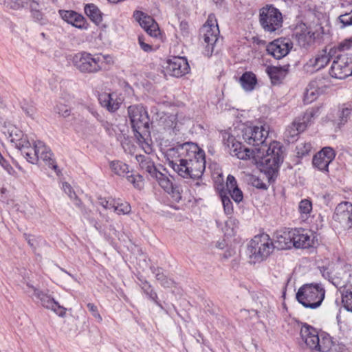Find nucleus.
Instances as JSON below:
<instances>
[{
    "label": "nucleus",
    "instance_id": "f257e3e1",
    "mask_svg": "<svg viewBox=\"0 0 352 352\" xmlns=\"http://www.w3.org/2000/svg\"><path fill=\"white\" fill-rule=\"evenodd\" d=\"M269 131L263 126H248L241 129V137L244 142L255 147L254 150L245 148L241 142L228 132L222 133L223 142L229 149L230 155L243 160L256 157L260 159L261 170L267 176L269 181L276 177L278 170L283 161V151L280 144L272 142L269 144L267 138Z\"/></svg>",
    "mask_w": 352,
    "mask_h": 352
},
{
    "label": "nucleus",
    "instance_id": "f03ea898",
    "mask_svg": "<svg viewBox=\"0 0 352 352\" xmlns=\"http://www.w3.org/2000/svg\"><path fill=\"white\" fill-rule=\"evenodd\" d=\"M168 165L185 179L201 178L206 168L205 152L197 144H177L166 151Z\"/></svg>",
    "mask_w": 352,
    "mask_h": 352
},
{
    "label": "nucleus",
    "instance_id": "7ed1b4c3",
    "mask_svg": "<svg viewBox=\"0 0 352 352\" xmlns=\"http://www.w3.org/2000/svg\"><path fill=\"white\" fill-rule=\"evenodd\" d=\"M134 136L144 152L152 151L150 132V118L146 109L142 104L131 105L127 109Z\"/></svg>",
    "mask_w": 352,
    "mask_h": 352
},
{
    "label": "nucleus",
    "instance_id": "20e7f679",
    "mask_svg": "<svg viewBox=\"0 0 352 352\" xmlns=\"http://www.w3.org/2000/svg\"><path fill=\"white\" fill-rule=\"evenodd\" d=\"M334 58L329 70L331 77L344 79L352 75L351 40H345L339 43V51Z\"/></svg>",
    "mask_w": 352,
    "mask_h": 352
},
{
    "label": "nucleus",
    "instance_id": "39448f33",
    "mask_svg": "<svg viewBox=\"0 0 352 352\" xmlns=\"http://www.w3.org/2000/svg\"><path fill=\"white\" fill-rule=\"evenodd\" d=\"M109 56L101 54H94L80 52L75 54L72 58V63L80 72L82 74H96L100 72L107 63Z\"/></svg>",
    "mask_w": 352,
    "mask_h": 352
},
{
    "label": "nucleus",
    "instance_id": "423d86ee",
    "mask_svg": "<svg viewBox=\"0 0 352 352\" xmlns=\"http://www.w3.org/2000/svg\"><path fill=\"white\" fill-rule=\"evenodd\" d=\"M300 338L311 352H328L333 342L329 335H319L316 329L305 323L300 328Z\"/></svg>",
    "mask_w": 352,
    "mask_h": 352
},
{
    "label": "nucleus",
    "instance_id": "0eeeda50",
    "mask_svg": "<svg viewBox=\"0 0 352 352\" xmlns=\"http://www.w3.org/2000/svg\"><path fill=\"white\" fill-rule=\"evenodd\" d=\"M274 242L266 233L254 236L248 245V254L251 263H256L265 261L274 251Z\"/></svg>",
    "mask_w": 352,
    "mask_h": 352
},
{
    "label": "nucleus",
    "instance_id": "6e6552de",
    "mask_svg": "<svg viewBox=\"0 0 352 352\" xmlns=\"http://www.w3.org/2000/svg\"><path fill=\"white\" fill-rule=\"evenodd\" d=\"M325 296V290L321 284H305L296 293L297 300L305 307L316 309L320 306Z\"/></svg>",
    "mask_w": 352,
    "mask_h": 352
},
{
    "label": "nucleus",
    "instance_id": "1a4fd4ad",
    "mask_svg": "<svg viewBox=\"0 0 352 352\" xmlns=\"http://www.w3.org/2000/svg\"><path fill=\"white\" fill-rule=\"evenodd\" d=\"M320 107H319L309 108L302 116L296 118L285 131V136L287 138V141L296 140L298 135L303 132L316 118L320 116Z\"/></svg>",
    "mask_w": 352,
    "mask_h": 352
},
{
    "label": "nucleus",
    "instance_id": "9d476101",
    "mask_svg": "<svg viewBox=\"0 0 352 352\" xmlns=\"http://www.w3.org/2000/svg\"><path fill=\"white\" fill-rule=\"evenodd\" d=\"M283 16L280 10L273 5H267L259 11V23L267 32H274L283 25Z\"/></svg>",
    "mask_w": 352,
    "mask_h": 352
},
{
    "label": "nucleus",
    "instance_id": "9b49d317",
    "mask_svg": "<svg viewBox=\"0 0 352 352\" xmlns=\"http://www.w3.org/2000/svg\"><path fill=\"white\" fill-rule=\"evenodd\" d=\"M52 156L53 154L49 147L43 142L36 141L34 144L33 151L31 153H26V160L32 164H35L40 159L50 168L56 171L58 166Z\"/></svg>",
    "mask_w": 352,
    "mask_h": 352
},
{
    "label": "nucleus",
    "instance_id": "f8f14e48",
    "mask_svg": "<svg viewBox=\"0 0 352 352\" xmlns=\"http://www.w3.org/2000/svg\"><path fill=\"white\" fill-rule=\"evenodd\" d=\"M214 21L216 25L212 20V16L210 15L201 30L204 32L203 39L205 45L204 54L207 57L212 55L215 44L218 41L219 30L216 20Z\"/></svg>",
    "mask_w": 352,
    "mask_h": 352
},
{
    "label": "nucleus",
    "instance_id": "ddd939ff",
    "mask_svg": "<svg viewBox=\"0 0 352 352\" xmlns=\"http://www.w3.org/2000/svg\"><path fill=\"white\" fill-rule=\"evenodd\" d=\"M27 286L32 289L34 292V296L39 300L41 305L47 309H51L58 316L64 317L66 314V309L60 306L53 298L47 293L41 291L30 283H27Z\"/></svg>",
    "mask_w": 352,
    "mask_h": 352
},
{
    "label": "nucleus",
    "instance_id": "4468645a",
    "mask_svg": "<svg viewBox=\"0 0 352 352\" xmlns=\"http://www.w3.org/2000/svg\"><path fill=\"white\" fill-rule=\"evenodd\" d=\"M338 51L339 44L330 47L329 50L325 47L324 50L319 51L314 57L310 58L307 62V65L316 70L321 69L329 63L331 58L336 56Z\"/></svg>",
    "mask_w": 352,
    "mask_h": 352
},
{
    "label": "nucleus",
    "instance_id": "2eb2a0df",
    "mask_svg": "<svg viewBox=\"0 0 352 352\" xmlns=\"http://www.w3.org/2000/svg\"><path fill=\"white\" fill-rule=\"evenodd\" d=\"M334 221L339 222L345 229L352 228V204L349 201L340 203L333 215Z\"/></svg>",
    "mask_w": 352,
    "mask_h": 352
},
{
    "label": "nucleus",
    "instance_id": "dca6fc26",
    "mask_svg": "<svg viewBox=\"0 0 352 352\" xmlns=\"http://www.w3.org/2000/svg\"><path fill=\"white\" fill-rule=\"evenodd\" d=\"M336 152L331 147H324L313 157V165L319 170L328 173L329 166L335 159Z\"/></svg>",
    "mask_w": 352,
    "mask_h": 352
},
{
    "label": "nucleus",
    "instance_id": "f3484780",
    "mask_svg": "<svg viewBox=\"0 0 352 352\" xmlns=\"http://www.w3.org/2000/svg\"><path fill=\"white\" fill-rule=\"evenodd\" d=\"M133 16L150 36L157 38L160 34L158 24L151 16L139 10H135Z\"/></svg>",
    "mask_w": 352,
    "mask_h": 352
},
{
    "label": "nucleus",
    "instance_id": "a211bd4d",
    "mask_svg": "<svg viewBox=\"0 0 352 352\" xmlns=\"http://www.w3.org/2000/svg\"><path fill=\"white\" fill-rule=\"evenodd\" d=\"M292 48V43L286 38L274 40L267 46L266 51L268 54L276 59H280L285 56Z\"/></svg>",
    "mask_w": 352,
    "mask_h": 352
},
{
    "label": "nucleus",
    "instance_id": "6ab92c4d",
    "mask_svg": "<svg viewBox=\"0 0 352 352\" xmlns=\"http://www.w3.org/2000/svg\"><path fill=\"white\" fill-rule=\"evenodd\" d=\"M167 70L175 77H182L190 71L188 60L184 57L175 56L168 60Z\"/></svg>",
    "mask_w": 352,
    "mask_h": 352
},
{
    "label": "nucleus",
    "instance_id": "aec40b11",
    "mask_svg": "<svg viewBox=\"0 0 352 352\" xmlns=\"http://www.w3.org/2000/svg\"><path fill=\"white\" fill-rule=\"evenodd\" d=\"M60 17L67 23L71 24L75 28L81 30H87L88 28V23L85 18L80 14L74 10H59Z\"/></svg>",
    "mask_w": 352,
    "mask_h": 352
},
{
    "label": "nucleus",
    "instance_id": "412c9836",
    "mask_svg": "<svg viewBox=\"0 0 352 352\" xmlns=\"http://www.w3.org/2000/svg\"><path fill=\"white\" fill-rule=\"evenodd\" d=\"M274 249L286 250L293 246L292 229L279 230L275 233Z\"/></svg>",
    "mask_w": 352,
    "mask_h": 352
},
{
    "label": "nucleus",
    "instance_id": "4be33fe9",
    "mask_svg": "<svg viewBox=\"0 0 352 352\" xmlns=\"http://www.w3.org/2000/svg\"><path fill=\"white\" fill-rule=\"evenodd\" d=\"M292 239L293 246L296 248H309L313 245V239L301 228L292 229Z\"/></svg>",
    "mask_w": 352,
    "mask_h": 352
},
{
    "label": "nucleus",
    "instance_id": "5701e85b",
    "mask_svg": "<svg viewBox=\"0 0 352 352\" xmlns=\"http://www.w3.org/2000/svg\"><path fill=\"white\" fill-rule=\"evenodd\" d=\"M266 73L273 85H279L288 74V66H267Z\"/></svg>",
    "mask_w": 352,
    "mask_h": 352
},
{
    "label": "nucleus",
    "instance_id": "b1692460",
    "mask_svg": "<svg viewBox=\"0 0 352 352\" xmlns=\"http://www.w3.org/2000/svg\"><path fill=\"white\" fill-rule=\"evenodd\" d=\"M142 170H145L152 177H154L160 170H157L151 157L144 155H138L135 157Z\"/></svg>",
    "mask_w": 352,
    "mask_h": 352
},
{
    "label": "nucleus",
    "instance_id": "393cba45",
    "mask_svg": "<svg viewBox=\"0 0 352 352\" xmlns=\"http://www.w3.org/2000/svg\"><path fill=\"white\" fill-rule=\"evenodd\" d=\"M321 81V79H318L309 82L304 94L303 101L305 104L311 103L317 98L320 94L319 85Z\"/></svg>",
    "mask_w": 352,
    "mask_h": 352
},
{
    "label": "nucleus",
    "instance_id": "a878e982",
    "mask_svg": "<svg viewBox=\"0 0 352 352\" xmlns=\"http://www.w3.org/2000/svg\"><path fill=\"white\" fill-rule=\"evenodd\" d=\"M239 82L246 91H252L257 84L256 75L252 72H245L239 78Z\"/></svg>",
    "mask_w": 352,
    "mask_h": 352
},
{
    "label": "nucleus",
    "instance_id": "bb28decb",
    "mask_svg": "<svg viewBox=\"0 0 352 352\" xmlns=\"http://www.w3.org/2000/svg\"><path fill=\"white\" fill-rule=\"evenodd\" d=\"M2 133L12 144H14V145L17 141L20 140V138H22L23 135L22 131L16 126L10 124L5 125L3 127Z\"/></svg>",
    "mask_w": 352,
    "mask_h": 352
},
{
    "label": "nucleus",
    "instance_id": "cd10ccee",
    "mask_svg": "<svg viewBox=\"0 0 352 352\" xmlns=\"http://www.w3.org/2000/svg\"><path fill=\"white\" fill-rule=\"evenodd\" d=\"M87 16L96 25H99L102 21V14L99 8L94 3L86 4L84 8Z\"/></svg>",
    "mask_w": 352,
    "mask_h": 352
},
{
    "label": "nucleus",
    "instance_id": "c85d7f7f",
    "mask_svg": "<svg viewBox=\"0 0 352 352\" xmlns=\"http://www.w3.org/2000/svg\"><path fill=\"white\" fill-rule=\"evenodd\" d=\"M151 270L162 287L165 288H170L175 284L173 279L168 278L164 274L162 268L153 266L151 267Z\"/></svg>",
    "mask_w": 352,
    "mask_h": 352
},
{
    "label": "nucleus",
    "instance_id": "c756f323",
    "mask_svg": "<svg viewBox=\"0 0 352 352\" xmlns=\"http://www.w3.org/2000/svg\"><path fill=\"white\" fill-rule=\"evenodd\" d=\"M109 166L111 171L119 177H125L128 173H130L129 165L122 161H111L109 163Z\"/></svg>",
    "mask_w": 352,
    "mask_h": 352
},
{
    "label": "nucleus",
    "instance_id": "7c9ffc66",
    "mask_svg": "<svg viewBox=\"0 0 352 352\" xmlns=\"http://www.w3.org/2000/svg\"><path fill=\"white\" fill-rule=\"evenodd\" d=\"M352 114V107L349 104H344L339 109L338 113L337 124L340 128L349 120Z\"/></svg>",
    "mask_w": 352,
    "mask_h": 352
},
{
    "label": "nucleus",
    "instance_id": "2f4dec72",
    "mask_svg": "<svg viewBox=\"0 0 352 352\" xmlns=\"http://www.w3.org/2000/svg\"><path fill=\"white\" fill-rule=\"evenodd\" d=\"M141 289L144 294L148 299L153 301L157 306L163 309L164 307L160 302L158 300V296L155 291L153 289L152 285L148 281H145L143 284H140Z\"/></svg>",
    "mask_w": 352,
    "mask_h": 352
},
{
    "label": "nucleus",
    "instance_id": "473e14b6",
    "mask_svg": "<svg viewBox=\"0 0 352 352\" xmlns=\"http://www.w3.org/2000/svg\"><path fill=\"white\" fill-rule=\"evenodd\" d=\"M125 178L135 189L139 190L143 189L144 186V179L140 174L131 170H130V173H128Z\"/></svg>",
    "mask_w": 352,
    "mask_h": 352
},
{
    "label": "nucleus",
    "instance_id": "72a5a7b5",
    "mask_svg": "<svg viewBox=\"0 0 352 352\" xmlns=\"http://www.w3.org/2000/svg\"><path fill=\"white\" fill-rule=\"evenodd\" d=\"M340 293L343 307L347 311L352 312V286L346 287L344 285L340 289Z\"/></svg>",
    "mask_w": 352,
    "mask_h": 352
},
{
    "label": "nucleus",
    "instance_id": "f704fd0d",
    "mask_svg": "<svg viewBox=\"0 0 352 352\" xmlns=\"http://www.w3.org/2000/svg\"><path fill=\"white\" fill-rule=\"evenodd\" d=\"M298 212L300 217L304 220L307 219L312 212V202L309 199H302L298 204Z\"/></svg>",
    "mask_w": 352,
    "mask_h": 352
},
{
    "label": "nucleus",
    "instance_id": "c9c22d12",
    "mask_svg": "<svg viewBox=\"0 0 352 352\" xmlns=\"http://www.w3.org/2000/svg\"><path fill=\"white\" fill-rule=\"evenodd\" d=\"M14 146L21 152L23 157L26 159V153H31L33 151V147L28 139L27 135H23L22 138L17 141Z\"/></svg>",
    "mask_w": 352,
    "mask_h": 352
},
{
    "label": "nucleus",
    "instance_id": "e433bc0d",
    "mask_svg": "<svg viewBox=\"0 0 352 352\" xmlns=\"http://www.w3.org/2000/svg\"><path fill=\"white\" fill-rule=\"evenodd\" d=\"M318 269L322 274V276L327 279L329 281L332 283L333 285H335L339 289H341L344 286V283H341V281L338 278H333L331 276V272L327 267L322 266L318 267Z\"/></svg>",
    "mask_w": 352,
    "mask_h": 352
},
{
    "label": "nucleus",
    "instance_id": "4c0bfd02",
    "mask_svg": "<svg viewBox=\"0 0 352 352\" xmlns=\"http://www.w3.org/2000/svg\"><path fill=\"white\" fill-rule=\"evenodd\" d=\"M155 178L159 185L166 191L172 190L174 186L172 181L165 174L160 171L153 177Z\"/></svg>",
    "mask_w": 352,
    "mask_h": 352
},
{
    "label": "nucleus",
    "instance_id": "58836bf2",
    "mask_svg": "<svg viewBox=\"0 0 352 352\" xmlns=\"http://www.w3.org/2000/svg\"><path fill=\"white\" fill-rule=\"evenodd\" d=\"M336 23L342 29L352 25V10L349 12L340 14L338 17Z\"/></svg>",
    "mask_w": 352,
    "mask_h": 352
},
{
    "label": "nucleus",
    "instance_id": "ea45409f",
    "mask_svg": "<svg viewBox=\"0 0 352 352\" xmlns=\"http://www.w3.org/2000/svg\"><path fill=\"white\" fill-rule=\"evenodd\" d=\"M113 210L118 214H128L131 212V207L128 202L115 201Z\"/></svg>",
    "mask_w": 352,
    "mask_h": 352
},
{
    "label": "nucleus",
    "instance_id": "a19ab883",
    "mask_svg": "<svg viewBox=\"0 0 352 352\" xmlns=\"http://www.w3.org/2000/svg\"><path fill=\"white\" fill-rule=\"evenodd\" d=\"M312 146L309 142H302L297 145L296 150L298 157L308 155L311 152Z\"/></svg>",
    "mask_w": 352,
    "mask_h": 352
},
{
    "label": "nucleus",
    "instance_id": "79ce46f5",
    "mask_svg": "<svg viewBox=\"0 0 352 352\" xmlns=\"http://www.w3.org/2000/svg\"><path fill=\"white\" fill-rule=\"evenodd\" d=\"M239 221L236 219L230 217L225 223L226 234H234L235 229L238 228Z\"/></svg>",
    "mask_w": 352,
    "mask_h": 352
},
{
    "label": "nucleus",
    "instance_id": "37998d69",
    "mask_svg": "<svg viewBox=\"0 0 352 352\" xmlns=\"http://www.w3.org/2000/svg\"><path fill=\"white\" fill-rule=\"evenodd\" d=\"M221 201L223 206V210L227 215H230L233 213V204L229 197L227 195H221Z\"/></svg>",
    "mask_w": 352,
    "mask_h": 352
},
{
    "label": "nucleus",
    "instance_id": "c03bdc74",
    "mask_svg": "<svg viewBox=\"0 0 352 352\" xmlns=\"http://www.w3.org/2000/svg\"><path fill=\"white\" fill-rule=\"evenodd\" d=\"M116 199H107L102 197H98V204L106 210H111L114 208Z\"/></svg>",
    "mask_w": 352,
    "mask_h": 352
},
{
    "label": "nucleus",
    "instance_id": "a18cd8bd",
    "mask_svg": "<svg viewBox=\"0 0 352 352\" xmlns=\"http://www.w3.org/2000/svg\"><path fill=\"white\" fill-rule=\"evenodd\" d=\"M164 128L167 130H173L177 125L176 118L175 116H169L164 118L163 121Z\"/></svg>",
    "mask_w": 352,
    "mask_h": 352
},
{
    "label": "nucleus",
    "instance_id": "49530a36",
    "mask_svg": "<svg viewBox=\"0 0 352 352\" xmlns=\"http://www.w3.org/2000/svg\"><path fill=\"white\" fill-rule=\"evenodd\" d=\"M21 107L28 116L33 117L35 114L36 109L32 104H29L26 100L21 102Z\"/></svg>",
    "mask_w": 352,
    "mask_h": 352
},
{
    "label": "nucleus",
    "instance_id": "de8ad7c7",
    "mask_svg": "<svg viewBox=\"0 0 352 352\" xmlns=\"http://www.w3.org/2000/svg\"><path fill=\"white\" fill-rule=\"evenodd\" d=\"M54 109L56 113L64 118L68 117L71 113L70 109L64 104H56Z\"/></svg>",
    "mask_w": 352,
    "mask_h": 352
},
{
    "label": "nucleus",
    "instance_id": "09e8293b",
    "mask_svg": "<svg viewBox=\"0 0 352 352\" xmlns=\"http://www.w3.org/2000/svg\"><path fill=\"white\" fill-rule=\"evenodd\" d=\"M30 0H8V3L13 10H19L23 8L25 5H28Z\"/></svg>",
    "mask_w": 352,
    "mask_h": 352
},
{
    "label": "nucleus",
    "instance_id": "8fccbe9b",
    "mask_svg": "<svg viewBox=\"0 0 352 352\" xmlns=\"http://www.w3.org/2000/svg\"><path fill=\"white\" fill-rule=\"evenodd\" d=\"M170 195L172 199L175 202H179L182 199V190L180 188L176 185L173 186L172 190L167 191Z\"/></svg>",
    "mask_w": 352,
    "mask_h": 352
},
{
    "label": "nucleus",
    "instance_id": "3c124183",
    "mask_svg": "<svg viewBox=\"0 0 352 352\" xmlns=\"http://www.w3.org/2000/svg\"><path fill=\"white\" fill-rule=\"evenodd\" d=\"M113 95L111 94L108 93H102L98 96V100L100 105L104 108H107V106H109V101Z\"/></svg>",
    "mask_w": 352,
    "mask_h": 352
},
{
    "label": "nucleus",
    "instance_id": "603ef678",
    "mask_svg": "<svg viewBox=\"0 0 352 352\" xmlns=\"http://www.w3.org/2000/svg\"><path fill=\"white\" fill-rule=\"evenodd\" d=\"M87 307L98 322H101L102 321V318L98 312V307L94 303L91 302L87 303Z\"/></svg>",
    "mask_w": 352,
    "mask_h": 352
},
{
    "label": "nucleus",
    "instance_id": "864d4df0",
    "mask_svg": "<svg viewBox=\"0 0 352 352\" xmlns=\"http://www.w3.org/2000/svg\"><path fill=\"white\" fill-rule=\"evenodd\" d=\"M138 43L141 49L146 52H150L153 50V46L146 43V38L143 35L138 36Z\"/></svg>",
    "mask_w": 352,
    "mask_h": 352
},
{
    "label": "nucleus",
    "instance_id": "5fc2aeb1",
    "mask_svg": "<svg viewBox=\"0 0 352 352\" xmlns=\"http://www.w3.org/2000/svg\"><path fill=\"white\" fill-rule=\"evenodd\" d=\"M229 192L235 202L239 203L243 200V192L238 187L234 188Z\"/></svg>",
    "mask_w": 352,
    "mask_h": 352
},
{
    "label": "nucleus",
    "instance_id": "6e6d98bb",
    "mask_svg": "<svg viewBox=\"0 0 352 352\" xmlns=\"http://www.w3.org/2000/svg\"><path fill=\"white\" fill-rule=\"evenodd\" d=\"M32 16L33 19L41 25H45L47 22V20L44 17L43 14L39 10L32 12Z\"/></svg>",
    "mask_w": 352,
    "mask_h": 352
},
{
    "label": "nucleus",
    "instance_id": "4d7b16f0",
    "mask_svg": "<svg viewBox=\"0 0 352 352\" xmlns=\"http://www.w3.org/2000/svg\"><path fill=\"white\" fill-rule=\"evenodd\" d=\"M120 102L117 99H114L113 96L109 101V106L106 108L110 112H115L120 108Z\"/></svg>",
    "mask_w": 352,
    "mask_h": 352
},
{
    "label": "nucleus",
    "instance_id": "13d9d810",
    "mask_svg": "<svg viewBox=\"0 0 352 352\" xmlns=\"http://www.w3.org/2000/svg\"><path fill=\"white\" fill-rule=\"evenodd\" d=\"M226 187L229 192L234 188H236V180L234 176L229 175L227 177Z\"/></svg>",
    "mask_w": 352,
    "mask_h": 352
},
{
    "label": "nucleus",
    "instance_id": "bf43d9fd",
    "mask_svg": "<svg viewBox=\"0 0 352 352\" xmlns=\"http://www.w3.org/2000/svg\"><path fill=\"white\" fill-rule=\"evenodd\" d=\"M63 189L65 192L69 197L70 199H72L74 197L73 193H75V192L73 190L71 185L67 182H64L63 184Z\"/></svg>",
    "mask_w": 352,
    "mask_h": 352
},
{
    "label": "nucleus",
    "instance_id": "052dcab7",
    "mask_svg": "<svg viewBox=\"0 0 352 352\" xmlns=\"http://www.w3.org/2000/svg\"><path fill=\"white\" fill-rule=\"evenodd\" d=\"M252 185L258 189H267V186L261 179L259 178H254L252 181Z\"/></svg>",
    "mask_w": 352,
    "mask_h": 352
},
{
    "label": "nucleus",
    "instance_id": "680f3d73",
    "mask_svg": "<svg viewBox=\"0 0 352 352\" xmlns=\"http://www.w3.org/2000/svg\"><path fill=\"white\" fill-rule=\"evenodd\" d=\"M73 199H71L74 204L77 207L81 208L82 206V201L78 197V196L76 195V193H73Z\"/></svg>",
    "mask_w": 352,
    "mask_h": 352
},
{
    "label": "nucleus",
    "instance_id": "e2e57ef3",
    "mask_svg": "<svg viewBox=\"0 0 352 352\" xmlns=\"http://www.w3.org/2000/svg\"><path fill=\"white\" fill-rule=\"evenodd\" d=\"M28 4L30 6L31 12H34L35 11L38 10L39 5L36 1L30 0V1L28 3Z\"/></svg>",
    "mask_w": 352,
    "mask_h": 352
},
{
    "label": "nucleus",
    "instance_id": "0e129e2a",
    "mask_svg": "<svg viewBox=\"0 0 352 352\" xmlns=\"http://www.w3.org/2000/svg\"><path fill=\"white\" fill-rule=\"evenodd\" d=\"M23 237L24 239L27 241L28 245L32 247V248H34V242H33V239H32V236L29 234H27V233H24L23 234Z\"/></svg>",
    "mask_w": 352,
    "mask_h": 352
},
{
    "label": "nucleus",
    "instance_id": "69168bd1",
    "mask_svg": "<svg viewBox=\"0 0 352 352\" xmlns=\"http://www.w3.org/2000/svg\"><path fill=\"white\" fill-rule=\"evenodd\" d=\"M89 111L97 119V120H99V118H100V115L98 114V113L97 111H96L95 110L92 109H90L89 108Z\"/></svg>",
    "mask_w": 352,
    "mask_h": 352
},
{
    "label": "nucleus",
    "instance_id": "338daca9",
    "mask_svg": "<svg viewBox=\"0 0 352 352\" xmlns=\"http://www.w3.org/2000/svg\"><path fill=\"white\" fill-rule=\"evenodd\" d=\"M103 126L104 127V129L109 133H111L110 132V129H111V124H110L109 123H108L107 122H106L104 124H103Z\"/></svg>",
    "mask_w": 352,
    "mask_h": 352
},
{
    "label": "nucleus",
    "instance_id": "774afa93",
    "mask_svg": "<svg viewBox=\"0 0 352 352\" xmlns=\"http://www.w3.org/2000/svg\"><path fill=\"white\" fill-rule=\"evenodd\" d=\"M138 279L140 281V284H143L145 281H147L146 279H141V278H138Z\"/></svg>",
    "mask_w": 352,
    "mask_h": 352
}]
</instances>
